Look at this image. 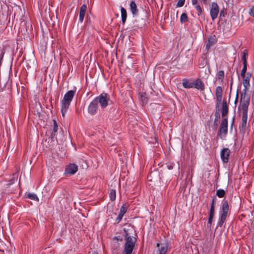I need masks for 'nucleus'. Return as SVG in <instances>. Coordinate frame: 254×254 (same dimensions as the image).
Returning <instances> with one entry per match:
<instances>
[{"label": "nucleus", "mask_w": 254, "mask_h": 254, "mask_svg": "<svg viewBox=\"0 0 254 254\" xmlns=\"http://www.w3.org/2000/svg\"><path fill=\"white\" fill-rule=\"evenodd\" d=\"M250 104V97L245 94L241 95L240 105L239 107L240 112L242 114V127H246L248 119V109Z\"/></svg>", "instance_id": "f257e3e1"}, {"label": "nucleus", "mask_w": 254, "mask_h": 254, "mask_svg": "<svg viewBox=\"0 0 254 254\" xmlns=\"http://www.w3.org/2000/svg\"><path fill=\"white\" fill-rule=\"evenodd\" d=\"M75 91L73 90L68 91L64 95L61 101V113L63 117H64L70 103L73 98Z\"/></svg>", "instance_id": "f03ea898"}, {"label": "nucleus", "mask_w": 254, "mask_h": 254, "mask_svg": "<svg viewBox=\"0 0 254 254\" xmlns=\"http://www.w3.org/2000/svg\"><path fill=\"white\" fill-rule=\"evenodd\" d=\"M94 99L97 101L98 104H100L102 109L105 108L111 102L110 96L105 93H102Z\"/></svg>", "instance_id": "7ed1b4c3"}, {"label": "nucleus", "mask_w": 254, "mask_h": 254, "mask_svg": "<svg viewBox=\"0 0 254 254\" xmlns=\"http://www.w3.org/2000/svg\"><path fill=\"white\" fill-rule=\"evenodd\" d=\"M136 240L133 237L128 236L126 239L124 254H131L134 248Z\"/></svg>", "instance_id": "20e7f679"}, {"label": "nucleus", "mask_w": 254, "mask_h": 254, "mask_svg": "<svg viewBox=\"0 0 254 254\" xmlns=\"http://www.w3.org/2000/svg\"><path fill=\"white\" fill-rule=\"evenodd\" d=\"M229 210V205L227 201H224L222 203V213L218 222V225L222 227L225 222Z\"/></svg>", "instance_id": "39448f33"}, {"label": "nucleus", "mask_w": 254, "mask_h": 254, "mask_svg": "<svg viewBox=\"0 0 254 254\" xmlns=\"http://www.w3.org/2000/svg\"><path fill=\"white\" fill-rule=\"evenodd\" d=\"M219 12V9L217 3L215 2H212L210 8V13L213 21H214L215 19H216Z\"/></svg>", "instance_id": "423d86ee"}, {"label": "nucleus", "mask_w": 254, "mask_h": 254, "mask_svg": "<svg viewBox=\"0 0 254 254\" xmlns=\"http://www.w3.org/2000/svg\"><path fill=\"white\" fill-rule=\"evenodd\" d=\"M98 104L97 101L94 99L89 105L88 107V113L90 115H95L98 111Z\"/></svg>", "instance_id": "0eeeda50"}, {"label": "nucleus", "mask_w": 254, "mask_h": 254, "mask_svg": "<svg viewBox=\"0 0 254 254\" xmlns=\"http://www.w3.org/2000/svg\"><path fill=\"white\" fill-rule=\"evenodd\" d=\"M77 171V165L74 163H70L65 166L64 174L74 175Z\"/></svg>", "instance_id": "6e6552de"}, {"label": "nucleus", "mask_w": 254, "mask_h": 254, "mask_svg": "<svg viewBox=\"0 0 254 254\" xmlns=\"http://www.w3.org/2000/svg\"><path fill=\"white\" fill-rule=\"evenodd\" d=\"M251 76V73L250 72H248L246 75H245L244 77H243L244 78L243 85L244 86V89L243 90V91L244 93H242L241 95L245 94L246 96H247L246 95V92L248 90L250 86V80Z\"/></svg>", "instance_id": "1a4fd4ad"}, {"label": "nucleus", "mask_w": 254, "mask_h": 254, "mask_svg": "<svg viewBox=\"0 0 254 254\" xmlns=\"http://www.w3.org/2000/svg\"><path fill=\"white\" fill-rule=\"evenodd\" d=\"M228 131V119L227 118H224L221 124L219 130L220 134L225 135Z\"/></svg>", "instance_id": "9d476101"}, {"label": "nucleus", "mask_w": 254, "mask_h": 254, "mask_svg": "<svg viewBox=\"0 0 254 254\" xmlns=\"http://www.w3.org/2000/svg\"><path fill=\"white\" fill-rule=\"evenodd\" d=\"M230 154V150L227 148H224L221 150L220 156L223 162L227 163L228 162Z\"/></svg>", "instance_id": "9b49d317"}, {"label": "nucleus", "mask_w": 254, "mask_h": 254, "mask_svg": "<svg viewBox=\"0 0 254 254\" xmlns=\"http://www.w3.org/2000/svg\"><path fill=\"white\" fill-rule=\"evenodd\" d=\"M192 88L203 91L204 89V85L200 79H197L192 82Z\"/></svg>", "instance_id": "f8f14e48"}, {"label": "nucleus", "mask_w": 254, "mask_h": 254, "mask_svg": "<svg viewBox=\"0 0 254 254\" xmlns=\"http://www.w3.org/2000/svg\"><path fill=\"white\" fill-rule=\"evenodd\" d=\"M223 90L220 86H218L216 89V97L217 100V104L219 105L222 101Z\"/></svg>", "instance_id": "ddd939ff"}, {"label": "nucleus", "mask_w": 254, "mask_h": 254, "mask_svg": "<svg viewBox=\"0 0 254 254\" xmlns=\"http://www.w3.org/2000/svg\"><path fill=\"white\" fill-rule=\"evenodd\" d=\"M157 247H158V249L156 254H166L168 251V246L166 244H161L160 247L159 244L157 243Z\"/></svg>", "instance_id": "4468645a"}, {"label": "nucleus", "mask_w": 254, "mask_h": 254, "mask_svg": "<svg viewBox=\"0 0 254 254\" xmlns=\"http://www.w3.org/2000/svg\"><path fill=\"white\" fill-rule=\"evenodd\" d=\"M129 8L133 16H136L138 14V10L137 5L134 1H131L129 4Z\"/></svg>", "instance_id": "2eb2a0df"}, {"label": "nucleus", "mask_w": 254, "mask_h": 254, "mask_svg": "<svg viewBox=\"0 0 254 254\" xmlns=\"http://www.w3.org/2000/svg\"><path fill=\"white\" fill-rule=\"evenodd\" d=\"M126 212L127 207H126L125 204H123L120 208L119 214L116 219V221L117 223H119L122 220L124 214L126 213Z\"/></svg>", "instance_id": "dca6fc26"}, {"label": "nucleus", "mask_w": 254, "mask_h": 254, "mask_svg": "<svg viewBox=\"0 0 254 254\" xmlns=\"http://www.w3.org/2000/svg\"><path fill=\"white\" fill-rule=\"evenodd\" d=\"M86 9H87V6L85 4H83L80 7V11H79V20L81 23H82L84 20Z\"/></svg>", "instance_id": "f3484780"}, {"label": "nucleus", "mask_w": 254, "mask_h": 254, "mask_svg": "<svg viewBox=\"0 0 254 254\" xmlns=\"http://www.w3.org/2000/svg\"><path fill=\"white\" fill-rule=\"evenodd\" d=\"M228 112V108L226 103V101H223L222 104V116L223 119L224 118H227L226 116H227Z\"/></svg>", "instance_id": "a211bd4d"}, {"label": "nucleus", "mask_w": 254, "mask_h": 254, "mask_svg": "<svg viewBox=\"0 0 254 254\" xmlns=\"http://www.w3.org/2000/svg\"><path fill=\"white\" fill-rule=\"evenodd\" d=\"M122 21L123 24H124L126 21L127 17V13L126 10L123 7H121V8Z\"/></svg>", "instance_id": "6ab92c4d"}, {"label": "nucleus", "mask_w": 254, "mask_h": 254, "mask_svg": "<svg viewBox=\"0 0 254 254\" xmlns=\"http://www.w3.org/2000/svg\"><path fill=\"white\" fill-rule=\"evenodd\" d=\"M183 86L185 88H191L192 82H190L187 79H184L182 82Z\"/></svg>", "instance_id": "aec40b11"}, {"label": "nucleus", "mask_w": 254, "mask_h": 254, "mask_svg": "<svg viewBox=\"0 0 254 254\" xmlns=\"http://www.w3.org/2000/svg\"><path fill=\"white\" fill-rule=\"evenodd\" d=\"M53 132L52 133V137H54V136H55V133L58 130V124L56 122V121L55 120H53Z\"/></svg>", "instance_id": "412c9836"}, {"label": "nucleus", "mask_w": 254, "mask_h": 254, "mask_svg": "<svg viewBox=\"0 0 254 254\" xmlns=\"http://www.w3.org/2000/svg\"><path fill=\"white\" fill-rule=\"evenodd\" d=\"M109 197L112 201H114L116 199V191L114 190H111L109 193Z\"/></svg>", "instance_id": "4be33fe9"}, {"label": "nucleus", "mask_w": 254, "mask_h": 254, "mask_svg": "<svg viewBox=\"0 0 254 254\" xmlns=\"http://www.w3.org/2000/svg\"><path fill=\"white\" fill-rule=\"evenodd\" d=\"M27 197L34 200L38 201L39 198L37 195L35 193H29L27 194Z\"/></svg>", "instance_id": "5701e85b"}, {"label": "nucleus", "mask_w": 254, "mask_h": 254, "mask_svg": "<svg viewBox=\"0 0 254 254\" xmlns=\"http://www.w3.org/2000/svg\"><path fill=\"white\" fill-rule=\"evenodd\" d=\"M225 190L223 189H219L216 191V195L220 198L223 197L225 195Z\"/></svg>", "instance_id": "b1692460"}, {"label": "nucleus", "mask_w": 254, "mask_h": 254, "mask_svg": "<svg viewBox=\"0 0 254 254\" xmlns=\"http://www.w3.org/2000/svg\"><path fill=\"white\" fill-rule=\"evenodd\" d=\"M188 20V16L185 13L182 14L180 17V21L182 23L186 22Z\"/></svg>", "instance_id": "393cba45"}, {"label": "nucleus", "mask_w": 254, "mask_h": 254, "mask_svg": "<svg viewBox=\"0 0 254 254\" xmlns=\"http://www.w3.org/2000/svg\"><path fill=\"white\" fill-rule=\"evenodd\" d=\"M243 64V67L241 71V75L242 77H244L245 75L246 74V71L247 69V64Z\"/></svg>", "instance_id": "a878e982"}, {"label": "nucleus", "mask_w": 254, "mask_h": 254, "mask_svg": "<svg viewBox=\"0 0 254 254\" xmlns=\"http://www.w3.org/2000/svg\"><path fill=\"white\" fill-rule=\"evenodd\" d=\"M218 78L219 80H222L224 77V72L223 70H220L217 73Z\"/></svg>", "instance_id": "bb28decb"}, {"label": "nucleus", "mask_w": 254, "mask_h": 254, "mask_svg": "<svg viewBox=\"0 0 254 254\" xmlns=\"http://www.w3.org/2000/svg\"><path fill=\"white\" fill-rule=\"evenodd\" d=\"M140 99L141 100L143 105L146 104L148 101L147 98L146 97L145 94H142L140 95Z\"/></svg>", "instance_id": "cd10ccee"}, {"label": "nucleus", "mask_w": 254, "mask_h": 254, "mask_svg": "<svg viewBox=\"0 0 254 254\" xmlns=\"http://www.w3.org/2000/svg\"><path fill=\"white\" fill-rule=\"evenodd\" d=\"M206 0H192V4L193 5H196L197 4H199L200 2L202 1L205 2Z\"/></svg>", "instance_id": "c85d7f7f"}, {"label": "nucleus", "mask_w": 254, "mask_h": 254, "mask_svg": "<svg viewBox=\"0 0 254 254\" xmlns=\"http://www.w3.org/2000/svg\"><path fill=\"white\" fill-rule=\"evenodd\" d=\"M195 8L197 12L198 15H199L202 12L201 8L200 5L197 4L196 5H195Z\"/></svg>", "instance_id": "c756f323"}, {"label": "nucleus", "mask_w": 254, "mask_h": 254, "mask_svg": "<svg viewBox=\"0 0 254 254\" xmlns=\"http://www.w3.org/2000/svg\"><path fill=\"white\" fill-rule=\"evenodd\" d=\"M185 0H179L178 3H177V6L178 7L183 6L185 3Z\"/></svg>", "instance_id": "7c9ffc66"}, {"label": "nucleus", "mask_w": 254, "mask_h": 254, "mask_svg": "<svg viewBox=\"0 0 254 254\" xmlns=\"http://www.w3.org/2000/svg\"><path fill=\"white\" fill-rule=\"evenodd\" d=\"M246 55V53L244 52V54L242 57L243 64H247Z\"/></svg>", "instance_id": "2f4dec72"}, {"label": "nucleus", "mask_w": 254, "mask_h": 254, "mask_svg": "<svg viewBox=\"0 0 254 254\" xmlns=\"http://www.w3.org/2000/svg\"><path fill=\"white\" fill-rule=\"evenodd\" d=\"M213 217H214V215H211V214L209 215L208 224H209L210 225L211 224V222H212V220Z\"/></svg>", "instance_id": "473e14b6"}, {"label": "nucleus", "mask_w": 254, "mask_h": 254, "mask_svg": "<svg viewBox=\"0 0 254 254\" xmlns=\"http://www.w3.org/2000/svg\"><path fill=\"white\" fill-rule=\"evenodd\" d=\"M249 14L254 18V6H253L251 8L249 11Z\"/></svg>", "instance_id": "72a5a7b5"}, {"label": "nucleus", "mask_w": 254, "mask_h": 254, "mask_svg": "<svg viewBox=\"0 0 254 254\" xmlns=\"http://www.w3.org/2000/svg\"><path fill=\"white\" fill-rule=\"evenodd\" d=\"M214 207H211L210 209L209 214L214 215Z\"/></svg>", "instance_id": "f704fd0d"}, {"label": "nucleus", "mask_w": 254, "mask_h": 254, "mask_svg": "<svg viewBox=\"0 0 254 254\" xmlns=\"http://www.w3.org/2000/svg\"><path fill=\"white\" fill-rule=\"evenodd\" d=\"M225 12L223 10H221L220 13V17H224Z\"/></svg>", "instance_id": "c9c22d12"}, {"label": "nucleus", "mask_w": 254, "mask_h": 254, "mask_svg": "<svg viewBox=\"0 0 254 254\" xmlns=\"http://www.w3.org/2000/svg\"><path fill=\"white\" fill-rule=\"evenodd\" d=\"M215 200L213 199L211 203V207H214Z\"/></svg>", "instance_id": "e433bc0d"}, {"label": "nucleus", "mask_w": 254, "mask_h": 254, "mask_svg": "<svg viewBox=\"0 0 254 254\" xmlns=\"http://www.w3.org/2000/svg\"><path fill=\"white\" fill-rule=\"evenodd\" d=\"M209 48V45L208 44H207L206 45V49H208Z\"/></svg>", "instance_id": "4c0bfd02"}]
</instances>
